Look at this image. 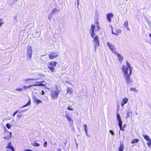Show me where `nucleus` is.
Masks as SVG:
<instances>
[{"mask_svg": "<svg viewBox=\"0 0 151 151\" xmlns=\"http://www.w3.org/2000/svg\"><path fill=\"white\" fill-rule=\"evenodd\" d=\"M122 68L123 72L124 77L125 79L126 83L128 84H130L132 82L130 77L132 71V68L130 66L129 63L127 61L126 65H123Z\"/></svg>", "mask_w": 151, "mask_h": 151, "instance_id": "nucleus-1", "label": "nucleus"}, {"mask_svg": "<svg viewBox=\"0 0 151 151\" xmlns=\"http://www.w3.org/2000/svg\"><path fill=\"white\" fill-rule=\"evenodd\" d=\"M94 26L93 24H92L90 30V31H91V37L94 38L93 42L95 46V51H96V48L99 46V42L98 36L95 35L94 33Z\"/></svg>", "mask_w": 151, "mask_h": 151, "instance_id": "nucleus-2", "label": "nucleus"}, {"mask_svg": "<svg viewBox=\"0 0 151 151\" xmlns=\"http://www.w3.org/2000/svg\"><path fill=\"white\" fill-rule=\"evenodd\" d=\"M59 93V92L57 88L55 89L52 90L50 93L52 98L54 99H57L58 98Z\"/></svg>", "mask_w": 151, "mask_h": 151, "instance_id": "nucleus-3", "label": "nucleus"}, {"mask_svg": "<svg viewBox=\"0 0 151 151\" xmlns=\"http://www.w3.org/2000/svg\"><path fill=\"white\" fill-rule=\"evenodd\" d=\"M57 63L55 61H52L49 63V65H48V67L52 72H54L55 71V69L54 67L56 66Z\"/></svg>", "mask_w": 151, "mask_h": 151, "instance_id": "nucleus-4", "label": "nucleus"}, {"mask_svg": "<svg viewBox=\"0 0 151 151\" xmlns=\"http://www.w3.org/2000/svg\"><path fill=\"white\" fill-rule=\"evenodd\" d=\"M58 56L59 53L58 52H50L49 54V58L51 59H52L54 58H55Z\"/></svg>", "mask_w": 151, "mask_h": 151, "instance_id": "nucleus-5", "label": "nucleus"}, {"mask_svg": "<svg viewBox=\"0 0 151 151\" xmlns=\"http://www.w3.org/2000/svg\"><path fill=\"white\" fill-rule=\"evenodd\" d=\"M27 57H29L30 59H31L32 54V51L31 47V46H28L27 47Z\"/></svg>", "mask_w": 151, "mask_h": 151, "instance_id": "nucleus-6", "label": "nucleus"}, {"mask_svg": "<svg viewBox=\"0 0 151 151\" xmlns=\"http://www.w3.org/2000/svg\"><path fill=\"white\" fill-rule=\"evenodd\" d=\"M107 45L111 50L113 53L114 54L116 53V49L114 46L112 44L109 42H108L107 43Z\"/></svg>", "mask_w": 151, "mask_h": 151, "instance_id": "nucleus-7", "label": "nucleus"}, {"mask_svg": "<svg viewBox=\"0 0 151 151\" xmlns=\"http://www.w3.org/2000/svg\"><path fill=\"white\" fill-rule=\"evenodd\" d=\"M114 15L112 13H109L107 14L106 17L108 21L109 22H111V18L113 17Z\"/></svg>", "mask_w": 151, "mask_h": 151, "instance_id": "nucleus-8", "label": "nucleus"}, {"mask_svg": "<svg viewBox=\"0 0 151 151\" xmlns=\"http://www.w3.org/2000/svg\"><path fill=\"white\" fill-rule=\"evenodd\" d=\"M128 100V99L126 98H124L122 99V101L121 103V105L123 107L124 104H126Z\"/></svg>", "mask_w": 151, "mask_h": 151, "instance_id": "nucleus-9", "label": "nucleus"}, {"mask_svg": "<svg viewBox=\"0 0 151 151\" xmlns=\"http://www.w3.org/2000/svg\"><path fill=\"white\" fill-rule=\"evenodd\" d=\"M112 33L116 35H119L121 32V31L119 29H115L114 31H113V30H112Z\"/></svg>", "mask_w": 151, "mask_h": 151, "instance_id": "nucleus-10", "label": "nucleus"}, {"mask_svg": "<svg viewBox=\"0 0 151 151\" xmlns=\"http://www.w3.org/2000/svg\"><path fill=\"white\" fill-rule=\"evenodd\" d=\"M116 117L117 119V120L119 122L118 124H122V122L121 121V118L119 114V113H117L116 114Z\"/></svg>", "mask_w": 151, "mask_h": 151, "instance_id": "nucleus-11", "label": "nucleus"}, {"mask_svg": "<svg viewBox=\"0 0 151 151\" xmlns=\"http://www.w3.org/2000/svg\"><path fill=\"white\" fill-rule=\"evenodd\" d=\"M33 100L37 104H38L42 102V101L39 99H38L37 98L35 97H34Z\"/></svg>", "mask_w": 151, "mask_h": 151, "instance_id": "nucleus-12", "label": "nucleus"}, {"mask_svg": "<svg viewBox=\"0 0 151 151\" xmlns=\"http://www.w3.org/2000/svg\"><path fill=\"white\" fill-rule=\"evenodd\" d=\"M65 116L67 117L70 123H73V119H72L71 117L69 115H68L67 114H65Z\"/></svg>", "mask_w": 151, "mask_h": 151, "instance_id": "nucleus-13", "label": "nucleus"}, {"mask_svg": "<svg viewBox=\"0 0 151 151\" xmlns=\"http://www.w3.org/2000/svg\"><path fill=\"white\" fill-rule=\"evenodd\" d=\"M115 54L117 55L119 61L120 62H121L123 60V57L120 54L117 52Z\"/></svg>", "mask_w": 151, "mask_h": 151, "instance_id": "nucleus-14", "label": "nucleus"}, {"mask_svg": "<svg viewBox=\"0 0 151 151\" xmlns=\"http://www.w3.org/2000/svg\"><path fill=\"white\" fill-rule=\"evenodd\" d=\"M73 92V90L72 89L70 88V87H68L67 89V93H69L70 94H71Z\"/></svg>", "mask_w": 151, "mask_h": 151, "instance_id": "nucleus-15", "label": "nucleus"}, {"mask_svg": "<svg viewBox=\"0 0 151 151\" xmlns=\"http://www.w3.org/2000/svg\"><path fill=\"white\" fill-rule=\"evenodd\" d=\"M120 145L119 146V151H123L124 150V146L122 144H121V142H120Z\"/></svg>", "mask_w": 151, "mask_h": 151, "instance_id": "nucleus-16", "label": "nucleus"}, {"mask_svg": "<svg viewBox=\"0 0 151 151\" xmlns=\"http://www.w3.org/2000/svg\"><path fill=\"white\" fill-rule=\"evenodd\" d=\"M144 138L147 141L150 142L151 139L147 135H143Z\"/></svg>", "mask_w": 151, "mask_h": 151, "instance_id": "nucleus-17", "label": "nucleus"}, {"mask_svg": "<svg viewBox=\"0 0 151 151\" xmlns=\"http://www.w3.org/2000/svg\"><path fill=\"white\" fill-rule=\"evenodd\" d=\"M37 78H27V79H23V81H26L29 80H37Z\"/></svg>", "mask_w": 151, "mask_h": 151, "instance_id": "nucleus-18", "label": "nucleus"}, {"mask_svg": "<svg viewBox=\"0 0 151 151\" xmlns=\"http://www.w3.org/2000/svg\"><path fill=\"white\" fill-rule=\"evenodd\" d=\"M33 86H42L43 84L42 83H40L38 81H36L35 83V84L33 85Z\"/></svg>", "mask_w": 151, "mask_h": 151, "instance_id": "nucleus-19", "label": "nucleus"}, {"mask_svg": "<svg viewBox=\"0 0 151 151\" xmlns=\"http://www.w3.org/2000/svg\"><path fill=\"white\" fill-rule=\"evenodd\" d=\"M139 141V140L137 139H136L134 140H132L131 142V143L133 144L134 143H137Z\"/></svg>", "mask_w": 151, "mask_h": 151, "instance_id": "nucleus-20", "label": "nucleus"}, {"mask_svg": "<svg viewBox=\"0 0 151 151\" xmlns=\"http://www.w3.org/2000/svg\"><path fill=\"white\" fill-rule=\"evenodd\" d=\"M58 11V10L56 8H54V9H53L52 10V11L51 14H50V15H51L55 13L56 12Z\"/></svg>", "mask_w": 151, "mask_h": 151, "instance_id": "nucleus-21", "label": "nucleus"}, {"mask_svg": "<svg viewBox=\"0 0 151 151\" xmlns=\"http://www.w3.org/2000/svg\"><path fill=\"white\" fill-rule=\"evenodd\" d=\"M30 101L29 100V102L27 104H26L25 105H24L23 106H22L21 107V108H23L25 107H26V106H29V105H30Z\"/></svg>", "mask_w": 151, "mask_h": 151, "instance_id": "nucleus-22", "label": "nucleus"}, {"mask_svg": "<svg viewBox=\"0 0 151 151\" xmlns=\"http://www.w3.org/2000/svg\"><path fill=\"white\" fill-rule=\"evenodd\" d=\"M33 86V85H29L27 86H23V88L24 89H28V88H30V87H32Z\"/></svg>", "mask_w": 151, "mask_h": 151, "instance_id": "nucleus-23", "label": "nucleus"}, {"mask_svg": "<svg viewBox=\"0 0 151 151\" xmlns=\"http://www.w3.org/2000/svg\"><path fill=\"white\" fill-rule=\"evenodd\" d=\"M119 127L120 128V130H122V131H124V128L123 127H122V124H119Z\"/></svg>", "mask_w": 151, "mask_h": 151, "instance_id": "nucleus-24", "label": "nucleus"}, {"mask_svg": "<svg viewBox=\"0 0 151 151\" xmlns=\"http://www.w3.org/2000/svg\"><path fill=\"white\" fill-rule=\"evenodd\" d=\"M32 145L35 146L39 147L40 146V144L34 142L32 143Z\"/></svg>", "mask_w": 151, "mask_h": 151, "instance_id": "nucleus-25", "label": "nucleus"}, {"mask_svg": "<svg viewBox=\"0 0 151 151\" xmlns=\"http://www.w3.org/2000/svg\"><path fill=\"white\" fill-rule=\"evenodd\" d=\"M28 110V109H22L20 110L19 111V113H22L26 111H27Z\"/></svg>", "mask_w": 151, "mask_h": 151, "instance_id": "nucleus-26", "label": "nucleus"}, {"mask_svg": "<svg viewBox=\"0 0 151 151\" xmlns=\"http://www.w3.org/2000/svg\"><path fill=\"white\" fill-rule=\"evenodd\" d=\"M130 112L129 111H127L126 118H128L130 116Z\"/></svg>", "mask_w": 151, "mask_h": 151, "instance_id": "nucleus-27", "label": "nucleus"}, {"mask_svg": "<svg viewBox=\"0 0 151 151\" xmlns=\"http://www.w3.org/2000/svg\"><path fill=\"white\" fill-rule=\"evenodd\" d=\"M130 90L131 91H134L135 92L137 91V90L136 88H131L130 89Z\"/></svg>", "mask_w": 151, "mask_h": 151, "instance_id": "nucleus-28", "label": "nucleus"}, {"mask_svg": "<svg viewBox=\"0 0 151 151\" xmlns=\"http://www.w3.org/2000/svg\"><path fill=\"white\" fill-rule=\"evenodd\" d=\"M6 127L7 128H8V129H10L11 127V126L10 125V124L9 123H7L6 124Z\"/></svg>", "mask_w": 151, "mask_h": 151, "instance_id": "nucleus-29", "label": "nucleus"}, {"mask_svg": "<svg viewBox=\"0 0 151 151\" xmlns=\"http://www.w3.org/2000/svg\"><path fill=\"white\" fill-rule=\"evenodd\" d=\"M4 24V22H2V19H0V27Z\"/></svg>", "mask_w": 151, "mask_h": 151, "instance_id": "nucleus-30", "label": "nucleus"}, {"mask_svg": "<svg viewBox=\"0 0 151 151\" xmlns=\"http://www.w3.org/2000/svg\"><path fill=\"white\" fill-rule=\"evenodd\" d=\"M22 90H23L22 88H16V91H21Z\"/></svg>", "mask_w": 151, "mask_h": 151, "instance_id": "nucleus-31", "label": "nucleus"}, {"mask_svg": "<svg viewBox=\"0 0 151 151\" xmlns=\"http://www.w3.org/2000/svg\"><path fill=\"white\" fill-rule=\"evenodd\" d=\"M8 148L9 149H11V150H12V149L13 148H14V147L12 146L9 145V146H8Z\"/></svg>", "mask_w": 151, "mask_h": 151, "instance_id": "nucleus-32", "label": "nucleus"}, {"mask_svg": "<svg viewBox=\"0 0 151 151\" xmlns=\"http://www.w3.org/2000/svg\"><path fill=\"white\" fill-rule=\"evenodd\" d=\"M124 25L125 26V27L128 26V22L127 21H125L124 22Z\"/></svg>", "mask_w": 151, "mask_h": 151, "instance_id": "nucleus-33", "label": "nucleus"}, {"mask_svg": "<svg viewBox=\"0 0 151 151\" xmlns=\"http://www.w3.org/2000/svg\"><path fill=\"white\" fill-rule=\"evenodd\" d=\"M47 142H45L44 144V146L45 147H46L47 146Z\"/></svg>", "mask_w": 151, "mask_h": 151, "instance_id": "nucleus-34", "label": "nucleus"}, {"mask_svg": "<svg viewBox=\"0 0 151 151\" xmlns=\"http://www.w3.org/2000/svg\"><path fill=\"white\" fill-rule=\"evenodd\" d=\"M67 109L70 110H73V109L71 108V107L70 106L68 107Z\"/></svg>", "mask_w": 151, "mask_h": 151, "instance_id": "nucleus-35", "label": "nucleus"}, {"mask_svg": "<svg viewBox=\"0 0 151 151\" xmlns=\"http://www.w3.org/2000/svg\"><path fill=\"white\" fill-rule=\"evenodd\" d=\"M18 110H17L16 111H15L13 114V116H14L18 112Z\"/></svg>", "mask_w": 151, "mask_h": 151, "instance_id": "nucleus-36", "label": "nucleus"}, {"mask_svg": "<svg viewBox=\"0 0 151 151\" xmlns=\"http://www.w3.org/2000/svg\"><path fill=\"white\" fill-rule=\"evenodd\" d=\"M147 144L149 147H150V146L151 145V142L150 141V142H148L147 143Z\"/></svg>", "mask_w": 151, "mask_h": 151, "instance_id": "nucleus-37", "label": "nucleus"}, {"mask_svg": "<svg viewBox=\"0 0 151 151\" xmlns=\"http://www.w3.org/2000/svg\"><path fill=\"white\" fill-rule=\"evenodd\" d=\"M109 132L112 135H114V133L113 131L110 130L109 131Z\"/></svg>", "mask_w": 151, "mask_h": 151, "instance_id": "nucleus-38", "label": "nucleus"}, {"mask_svg": "<svg viewBox=\"0 0 151 151\" xmlns=\"http://www.w3.org/2000/svg\"><path fill=\"white\" fill-rule=\"evenodd\" d=\"M83 127H84V130L85 129H87V126L86 124L84 125Z\"/></svg>", "mask_w": 151, "mask_h": 151, "instance_id": "nucleus-39", "label": "nucleus"}, {"mask_svg": "<svg viewBox=\"0 0 151 151\" xmlns=\"http://www.w3.org/2000/svg\"><path fill=\"white\" fill-rule=\"evenodd\" d=\"M44 93L45 92L43 91H42L41 92H40V94L42 95H43Z\"/></svg>", "mask_w": 151, "mask_h": 151, "instance_id": "nucleus-40", "label": "nucleus"}, {"mask_svg": "<svg viewBox=\"0 0 151 151\" xmlns=\"http://www.w3.org/2000/svg\"><path fill=\"white\" fill-rule=\"evenodd\" d=\"M99 26L98 25H97V28H96L95 29V31H98L99 30Z\"/></svg>", "mask_w": 151, "mask_h": 151, "instance_id": "nucleus-41", "label": "nucleus"}, {"mask_svg": "<svg viewBox=\"0 0 151 151\" xmlns=\"http://www.w3.org/2000/svg\"><path fill=\"white\" fill-rule=\"evenodd\" d=\"M77 7L78 9V5L79 4V2L80 1V0H77Z\"/></svg>", "mask_w": 151, "mask_h": 151, "instance_id": "nucleus-42", "label": "nucleus"}, {"mask_svg": "<svg viewBox=\"0 0 151 151\" xmlns=\"http://www.w3.org/2000/svg\"><path fill=\"white\" fill-rule=\"evenodd\" d=\"M22 116V115L21 114H18L17 115V116L18 117L20 118Z\"/></svg>", "mask_w": 151, "mask_h": 151, "instance_id": "nucleus-43", "label": "nucleus"}, {"mask_svg": "<svg viewBox=\"0 0 151 151\" xmlns=\"http://www.w3.org/2000/svg\"><path fill=\"white\" fill-rule=\"evenodd\" d=\"M85 132H86V135H87V136L88 135V133H87V131H88V130H87V129H85Z\"/></svg>", "mask_w": 151, "mask_h": 151, "instance_id": "nucleus-44", "label": "nucleus"}, {"mask_svg": "<svg viewBox=\"0 0 151 151\" xmlns=\"http://www.w3.org/2000/svg\"><path fill=\"white\" fill-rule=\"evenodd\" d=\"M126 27L127 30H130L129 29V27L128 26H126Z\"/></svg>", "mask_w": 151, "mask_h": 151, "instance_id": "nucleus-45", "label": "nucleus"}, {"mask_svg": "<svg viewBox=\"0 0 151 151\" xmlns=\"http://www.w3.org/2000/svg\"><path fill=\"white\" fill-rule=\"evenodd\" d=\"M6 118V120H8V119H11L10 118H9V117Z\"/></svg>", "mask_w": 151, "mask_h": 151, "instance_id": "nucleus-46", "label": "nucleus"}, {"mask_svg": "<svg viewBox=\"0 0 151 151\" xmlns=\"http://www.w3.org/2000/svg\"><path fill=\"white\" fill-rule=\"evenodd\" d=\"M126 124H124V125H123V128H125L126 127Z\"/></svg>", "mask_w": 151, "mask_h": 151, "instance_id": "nucleus-47", "label": "nucleus"}, {"mask_svg": "<svg viewBox=\"0 0 151 151\" xmlns=\"http://www.w3.org/2000/svg\"><path fill=\"white\" fill-rule=\"evenodd\" d=\"M12 132H10L9 133V134H10V137H12Z\"/></svg>", "mask_w": 151, "mask_h": 151, "instance_id": "nucleus-48", "label": "nucleus"}, {"mask_svg": "<svg viewBox=\"0 0 151 151\" xmlns=\"http://www.w3.org/2000/svg\"><path fill=\"white\" fill-rule=\"evenodd\" d=\"M33 90L35 91H36L37 90V89L36 88H33Z\"/></svg>", "mask_w": 151, "mask_h": 151, "instance_id": "nucleus-49", "label": "nucleus"}, {"mask_svg": "<svg viewBox=\"0 0 151 151\" xmlns=\"http://www.w3.org/2000/svg\"><path fill=\"white\" fill-rule=\"evenodd\" d=\"M48 19H49V20H50L51 19H50V17H48Z\"/></svg>", "mask_w": 151, "mask_h": 151, "instance_id": "nucleus-50", "label": "nucleus"}, {"mask_svg": "<svg viewBox=\"0 0 151 151\" xmlns=\"http://www.w3.org/2000/svg\"><path fill=\"white\" fill-rule=\"evenodd\" d=\"M12 151H15L14 148H13V149H12Z\"/></svg>", "mask_w": 151, "mask_h": 151, "instance_id": "nucleus-51", "label": "nucleus"}, {"mask_svg": "<svg viewBox=\"0 0 151 151\" xmlns=\"http://www.w3.org/2000/svg\"><path fill=\"white\" fill-rule=\"evenodd\" d=\"M39 32L38 31L37 32H36V34H37L39 33Z\"/></svg>", "mask_w": 151, "mask_h": 151, "instance_id": "nucleus-52", "label": "nucleus"}, {"mask_svg": "<svg viewBox=\"0 0 151 151\" xmlns=\"http://www.w3.org/2000/svg\"><path fill=\"white\" fill-rule=\"evenodd\" d=\"M14 1H17L18 0H13Z\"/></svg>", "mask_w": 151, "mask_h": 151, "instance_id": "nucleus-53", "label": "nucleus"}, {"mask_svg": "<svg viewBox=\"0 0 151 151\" xmlns=\"http://www.w3.org/2000/svg\"><path fill=\"white\" fill-rule=\"evenodd\" d=\"M149 36H150V37H151V34H149Z\"/></svg>", "mask_w": 151, "mask_h": 151, "instance_id": "nucleus-54", "label": "nucleus"}, {"mask_svg": "<svg viewBox=\"0 0 151 151\" xmlns=\"http://www.w3.org/2000/svg\"><path fill=\"white\" fill-rule=\"evenodd\" d=\"M28 151V149H27L26 150H25V151Z\"/></svg>", "mask_w": 151, "mask_h": 151, "instance_id": "nucleus-55", "label": "nucleus"}, {"mask_svg": "<svg viewBox=\"0 0 151 151\" xmlns=\"http://www.w3.org/2000/svg\"><path fill=\"white\" fill-rule=\"evenodd\" d=\"M136 115H137V113H136Z\"/></svg>", "mask_w": 151, "mask_h": 151, "instance_id": "nucleus-56", "label": "nucleus"}, {"mask_svg": "<svg viewBox=\"0 0 151 151\" xmlns=\"http://www.w3.org/2000/svg\"><path fill=\"white\" fill-rule=\"evenodd\" d=\"M78 145V144H76L77 147Z\"/></svg>", "mask_w": 151, "mask_h": 151, "instance_id": "nucleus-57", "label": "nucleus"}, {"mask_svg": "<svg viewBox=\"0 0 151 151\" xmlns=\"http://www.w3.org/2000/svg\"><path fill=\"white\" fill-rule=\"evenodd\" d=\"M40 35V33L39 34V35H38V36H39Z\"/></svg>", "mask_w": 151, "mask_h": 151, "instance_id": "nucleus-58", "label": "nucleus"}, {"mask_svg": "<svg viewBox=\"0 0 151 151\" xmlns=\"http://www.w3.org/2000/svg\"><path fill=\"white\" fill-rule=\"evenodd\" d=\"M17 18V17H16L15 18H14V19H16Z\"/></svg>", "mask_w": 151, "mask_h": 151, "instance_id": "nucleus-59", "label": "nucleus"}, {"mask_svg": "<svg viewBox=\"0 0 151 151\" xmlns=\"http://www.w3.org/2000/svg\"><path fill=\"white\" fill-rule=\"evenodd\" d=\"M7 151H11L10 150H7Z\"/></svg>", "mask_w": 151, "mask_h": 151, "instance_id": "nucleus-60", "label": "nucleus"}, {"mask_svg": "<svg viewBox=\"0 0 151 151\" xmlns=\"http://www.w3.org/2000/svg\"><path fill=\"white\" fill-rule=\"evenodd\" d=\"M126 1H127V0H126Z\"/></svg>", "mask_w": 151, "mask_h": 151, "instance_id": "nucleus-61", "label": "nucleus"}, {"mask_svg": "<svg viewBox=\"0 0 151 151\" xmlns=\"http://www.w3.org/2000/svg\"><path fill=\"white\" fill-rule=\"evenodd\" d=\"M150 142H151V141H150Z\"/></svg>", "mask_w": 151, "mask_h": 151, "instance_id": "nucleus-62", "label": "nucleus"}]
</instances>
